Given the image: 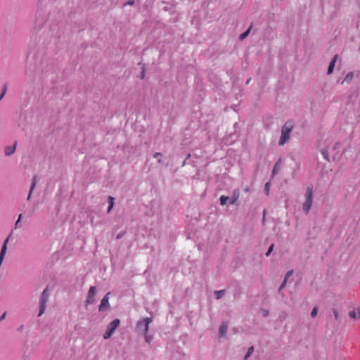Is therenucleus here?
<instances>
[{"label":"nucleus","instance_id":"nucleus-30","mask_svg":"<svg viewBox=\"0 0 360 360\" xmlns=\"http://www.w3.org/2000/svg\"><path fill=\"white\" fill-rule=\"evenodd\" d=\"M286 283H287V280H285V279L284 278V281H283V283H282V284H281V285L280 286L279 290H281V289H282V288H283L285 286Z\"/></svg>","mask_w":360,"mask_h":360},{"label":"nucleus","instance_id":"nucleus-9","mask_svg":"<svg viewBox=\"0 0 360 360\" xmlns=\"http://www.w3.org/2000/svg\"><path fill=\"white\" fill-rule=\"evenodd\" d=\"M16 149V143L13 146H8L5 148L4 153L6 156H11L13 155Z\"/></svg>","mask_w":360,"mask_h":360},{"label":"nucleus","instance_id":"nucleus-21","mask_svg":"<svg viewBox=\"0 0 360 360\" xmlns=\"http://www.w3.org/2000/svg\"><path fill=\"white\" fill-rule=\"evenodd\" d=\"M6 89H7V84H5L4 85V87H3V89H2V92H1V94L0 95V100H1L4 98V95L6 94Z\"/></svg>","mask_w":360,"mask_h":360},{"label":"nucleus","instance_id":"nucleus-37","mask_svg":"<svg viewBox=\"0 0 360 360\" xmlns=\"http://www.w3.org/2000/svg\"><path fill=\"white\" fill-rule=\"evenodd\" d=\"M23 328H24L23 325H21V326L18 328V330L21 331V330H22Z\"/></svg>","mask_w":360,"mask_h":360},{"label":"nucleus","instance_id":"nucleus-18","mask_svg":"<svg viewBox=\"0 0 360 360\" xmlns=\"http://www.w3.org/2000/svg\"><path fill=\"white\" fill-rule=\"evenodd\" d=\"M254 352V347H249L246 355L245 356V359L246 360Z\"/></svg>","mask_w":360,"mask_h":360},{"label":"nucleus","instance_id":"nucleus-38","mask_svg":"<svg viewBox=\"0 0 360 360\" xmlns=\"http://www.w3.org/2000/svg\"><path fill=\"white\" fill-rule=\"evenodd\" d=\"M340 146V144L339 143H336L335 145V147H334V149H336L337 148H338L339 146Z\"/></svg>","mask_w":360,"mask_h":360},{"label":"nucleus","instance_id":"nucleus-12","mask_svg":"<svg viewBox=\"0 0 360 360\" xmlns=\"http://www.w3.org/2000/svg\"><path fill=\"white\" fill-rule=\"evenodd\" d=\"M228 329V326L226 323H222L219 328V336L221 337L225 335Z\"/></svg>","mask_w":360,"mask_h":360},{"label":"nucleus","instance_id":"nucleus-36","mask_svg":"<svg viewBox=\"0 0 360 360\" xmlns=\"http://www.w3.org/2000/svg\"><path fill=\"white\" fill-rule=\"evenodd\" d=\"M144 77H145V73H144V70H143L142 73H141V79H143Z\"/></svg>","mask_w":360,"mask_h":360},{"label":"nucleus","instance_id":"nucleus-2","mask_svg":"<svg viewBox=\"0 0 360 360\" xmlns=\"http://www.w3.org/2000/svg\"><path fill=\"white\" fill-rule=\"evenodd\" d=\"M294 128L292 121L286 122L282 127L281 136L279 140V145H284L290 139V134Z\"/></svg>","mask_w":360,"mask_h":360},{"label":"nucleus","instance_id":"nucleus-1","mask_svg":"<svg viewBox=\"0 0 360 360\" xmlns=\"http://www.w3.org/2000/svg\"><path fill=\"white\" fill-rule=\"evenodd\" d=\"M51 295V290L47 286L41 293L39 302V314L38 316H41L46 310L47 302Z\"/></svg>","mask_w":360,"mask_h":360},{"label":"nucleus","instance_id":"nucleus-40","mask_svg":"<svg viewBox=\"0 0 360 360\" xmlns=\"http://www.w3.org/2000/svg\"><path fill=\"white\" fill-rule=\"evenodd\" d=\"M267 314H268V312L265 311L264 312V316H267Z\"/></svg>","mask_w":360,"mask_h":360},{"label":"nucleus","instance_id":"nucleus-4","mask_svg":"<svg viewBox=\"0 0 360 360\" xmlns=\"http://www.w3.org/2000/svg\"><path fill=\"white\" fill-rule=\"evenodd\" d=\"M152 322V318L148 317L139 321L136 325V329L139 332L146 334L148 331L149 324Z\"/></svg>","mask_w":360,"mask_h":360},{"label":"nucleus","instance_id":"nucleus-7","mask_svg":"<svg viewBox=\"0 0 360 360\" xmlns=\"http://www.w3.org/2000/svg\"><path fill=\"white\" fill-rule=\"evenodd\" d=\"M110 292H108L102 299L99 305V311H105L110 307L109 298Z\"/></svg>","mask_w":360,"mask_h":360},{"label":"nucleus","instance_id":"nucleus-27","mask_svg":"<svg viewBox=\"0 0 360 360\" xmlns=\"http://www.w3.org/2000/svg\"><path fill=\"white\" fill-rule=\"evenodd\" d=\"M274 250V245L272 244L269 248V250L268 251L266 252V255L268 257L270 255L271 252L273 251Z\"/></svg>","mask_w":360,"mask_h":360},{"label":"nucleus","instance_id":"nucleus-25","mask_svg":"<svg viewBox=\"0 0 360 360\" xmlns=\"http://www.w3.org/2000/svg\"><path fill=\"white\" fill-rule=\"evenodd\" d=\"M321 153L326 160H329L328 154L326 150H322Z\"/></svg>","mask_w":360,"mask_h":360},{"label":"nucleus","instance_id":"nucleus-29","mask_svg":"<svg viewBox=\"0 0 360 360\" xmlns=\"http://www.w3.org/2000/svg\"><path fill=\"white\" fill-rule=\"evenodd\" d=\"M334 317L336 320L338 319L339 314L336 309H333Z\"/></svg>","mask_w":360,"mask_h":360},{"label":"nucleus","instance_id":"nucleus-15","mask_svg":"<svg viewBox=\"0 0 360 360\" xmlns=\"http://www.w3.org/2000/svg\"><path fill=\"white\" fill-rule=\"evenodd\" d=\"M353 77H354V75L352 72H349L345 78L344 79V80L342 81V84H343L344 82H346V83H349L352 79H353Z\"/></svg>","mask_w":360,"mask_h":360},{"label":"nucleus","instance_id":"nucleus-14","mask_svg":"<svg viewBox=\"0 0 360 360\" xmlns=\"http://www.w3.org/2000/svg\"><path fill=\"white\" fill-rule=\"evenodd\" d=\"M108 203H109V207L108 208V213H109L111 211V210L112 209V207L114 206L115 198L112 196H109L108 197Z\"/></svg>","mask_w":360,"mask_h":360},{"label":"nucleus","instance_id":"nucleus-34","mask_svg":"<svg viewBox=\"0 0 360 360\" xmlns=\"http://www.w3.org/2000/svg\"><path fill=\"white\" fill-rule=\"evenodd\" d=\"M161 155H162V154L160 153H155L154 154V158H159V156H161Z\"/></svg>","mask_w":360,"mask_h":360},{"label":"nucleus","instance_id":"nucleus-6","mask_svg":"<svg viewBox=\"0 0 360 360\" xmlns=\"http://www.w3.org/2000/svg\"><path fill=\"white\" fill-rule=\"evenodd\" d=\"M11 233L5 239L0 251V266L1 265L7 250V245L10 240Z\"/></svg>","mask_w":360,"mask_h":360},{"label":"nucleus","instance_id":"nucleus-39","mask_svg":"<svg viewBox=\"0 0 360 360\" xmlns=\"http://www.w3.org/2000/svg\"><path fill=\"white\" fill-rule=\"evenodd\" d=\"M94 289H95V288H94V287H91V295L94 293Z\"/></svg>","mask_w":360,"mask_h":360},{"label":"nucleus","instance_id":"nucleus-5","mask_svg":"<svg viewBox=\"0 0 360 360\" xmlns=\"http://www.w3.org/2000/svg\"><path fill=\"white\" fill-rule=\"evenodd\" d=\"M120 323V320L116 319L109 323V325L107 327V330L103 335L104 339H109L112 336L115 329L119 326Z\"/></svg>","mask_w":360,"mask_h":360},{"label":"nucleus","instance_id":"nucleus-26","mask_svg":"<svg viewBox=\"0 0 360 360\" xmlns=\"http://www.w3.org/2000/svg\"><path fill=\"white\" fill-rule=\"evenodd\" d=\"M85 302L86 305H88L90 303V288L88 290Z\"/></svg>","mask_w":360,"mask_h":360},{"label":"nucleus","instance_id":"nucleus-24","mask_svg":"<svg viewBox=\"0 0 360 360\" xmlns=\"http://www.w3.org/2000/svg\"><path fill=\"white\" fill-rule=\"evenodd\" d=\"M269 189H270V183L269 182H267L266 184H265V188H264V191L266 193V195H269Z\"/></svg>","mask_w":360,"mask_h":360},{"label":"nucleus","instance_id":"nucleus-32","mask_svg":"<svg viewBox=\"0 0 360 360\" xmlns=\"http://www.w3.org/2000/svg\"><path fill=\"white\" fill-rule=\"evenodd\" d=\"M6 316V312H4L0 316V321H2Z\"/></svg>","mask_w":360,"mask_h":360},{"label":"nucleus","instance_id":"nucleus-20","mask_svg":"<svg viewBox=\"0 0 360 360\" xmlns=\"http://www.w3.org/2000/svg\"><path fill=\"white\" fill-rule=\"evenodd\" d=\"M317 314H318V307H315L313 308L311 312V316L312 318H314L317 316Z\"/></svg>","mask_w":360,"mask_h":360},{"label":"nucleus","instance_id":"nucleus-28","mask_svg":"<svg viewBox=\"0 0 360 360\" xmlns=\"http://www.w3.org/2000/svg\"><path fill=\"white\" fill-rule=\"evenodd\" d=\"M293 273V271H289L286 273L285 274V280H288V278Z\"/></svg>","mask_w":360,"mask_h":360},{"label":"nucleus","instance_id":"nucleus-41","mask_svg":"<svg viewBox=\"0 0 360 360\" xmlns=\"http://www.w3.org/2000/svg\"><path fill=\"white\" fill-rule=\"evenodd\" d=\"M158 162L160 163L161 162V159H159L158 160Z\"/></svg>","mask_w":360,"mask_h":360},{"label":"nucleus","instance_id":"nucleus-23","mask_svg":"<svg viewBox=\"0 0 360 360\" xmlns=\"http://www.w3.org/2000/svg\"><path fill=\"white\" fill-rule=\"evenodd\" d=\"M279 170V167H278V164L276 163L274 167V169H273V171H272V174L273 175H276L277 174V172H278Z\"/></svg>","mask_w":360,"mask_h":360},{"label":"nucleus","instance_id":"nucleus-19","mask_svg":"<svg viewBox=\"0 0 360 360\" xmlns=\"http://www.w3.org/2000/svg\"><path fill=\"white\" fill-rule=\"evenodd\" d=\"M224 290L216 291L215 292L216 298L217 300L220 299L224 295Z\"/></svg>","mask_w":360,"mask_h":360},{"label":"nucleus","instance_id":"nucleus-16","mask_svg":"<svg viewBox=\"0 0 360 360\" xmlns=\"http://www.w3.org/2000/svg\"><path fill=\"white\" fill-rule=\"evenodd\" d=\"M250 31V28H249L248 30H247L245 32L242 33V34L240 35L239 39H240V40H243V39H245L248 37V35L249 34Z\"/></svg>","mask_w":360,"mask_h":360},{"label":"nucleus","instance_id":"nucleus-33","mask_svg":"<svg viewBox=\"0 0 360 360\" xmlns=\"http://www.w3.org/2000/svg\"><path fill=\"white\" fill-rule=\"evenodd\" d=\"M145 339H146V341L147 342H148V343H149V342H150L151 338H150V337H149V336L147 335V333H146V334H145Z\"/></svg>","mask_w":360,"mask_h":360},{"label":"nucleus","instance_id":"nucleus-10","mask_svg":"<svg viewBox=\"0 0 360 360\" xmlns=\"http://www.w3.org/2000/svg\"><path fill=\"white\" fill-rule=\"evenodd\" d=\"M37 183V176H34L33 178H32V184H31V186H30V192H29V194L27 195V200H30V198H31V195H32V193L36 186V184Z\"/></svg>","mask_w":360,"mask_h":360},{"label":"nucleus","instance_id":"nucleus-11","mask_svg":"<svg viewBox=\"0 0 360 360\" xmlns=\"http://www.w3.org/2000/svg\"><path fill=\"white\" fill-rule=\"evenodd\" d=\"M338 55H335L333 57V60H331V62H330V63L329 65L328 69V75H330V74H331L333 72L334 67H335V63H336V61L338 60Z\"/></svg>","mask_w":360,"mask_h":360},{"label":"nucleus","instance_id":"nucleus-35","mask_svg":"<svg viewBox=\"0 0 360 360\" xmlns=\"http://www.w3.org/2000/svg\"><path fill=\"white\" fill-rule=\"evenodd\" d=\"M134 4V0H129L128 4L133 5Z\"/></svg>","mask_w":360,"mask_h":360},{"label":"nucleus","instance_id":"nucleus-17","mask_svg":"<svg viewBox=\"0 0 360 360\" xmlns=\"http://www.w3.org/2000/svg\"><path fill=\"white\" fill-rule=\"evenodd\" d=\"M229 200V198L224 195H221L219 198L220 203L221 205H224L227 203V201Z\"/></svg>","mask_w":360,"mask_h":360},{"label":"nucleus","instance_id":"nucleus-31","mask_svg":"<svg viewBox=\"0 0 360 360\" xmlns=\"http://www.w3.org/2000/svg\"><path fill=\"white\" fill-rule=\"evenodd\" d=\"M286 283H287V280H285V279L284 278V281H283V283H282V284H281V285L280 286L279 290H281V289H282V288H283L285 286Z\"/></svg>","mask_w":360,"mask_h":360},{"label":"nucleus","instance_id":"nucleus-22","mask_svg":"<svg viewBox=\"0 0 360 360\" xmlns=\"http://www.w3.org/2000/svg\"><path fill=\"white\" fill-rule=\"evenodd\" d=\"M22 218V214H20L18 215V218L17 221H15V229L18 228V225H19V224H20V221H21Z\"/></svg>","mask_w":360,"mask_h":360},{"label":"nucleus","instance_id":"nucleus-3","mask_svg":"<svg viewBox=\"0 0 360 360\" xmlns=\"http://www.w3.org/2000/svg\"><path fill=\"white\" fill-rule=\"evenodd\" d=\"M313 188L312 186H309L307 188L305 193V201L302 204V210L306 213L308 214L312 205L313 201Z\"/></svg>","mask_w":360,"mask_h":360},{"label":"nucleus","instance_id":"nucleus-13","mask_svg":"<svg viewBox=\"0 0 360 360\" xmlns=\"http://www.w3.org/2000/svg\"><path fill=\"white\" fill-rule=\"evenodd\" d=\"M240 195L239 190H235L233 193V196L230 201L231 204H235Z\"/></svg>","mask_w":360,"mask_h":360},{"label":"nucleus","instance_id":"nucleus-8","mask_svg":"<svg viewBox=\"0 0 360 360\" xmlns=\"http://www.w3.org/2000/svg\"><path fill=\"white\" fill-rule=\"evenodd\" d=\"M349 316L354 320H359L360 319V307L354 308L352 310H351L349 313Z\"/></svg>","mask_w":360,"mask_h":360}]
</instances>
